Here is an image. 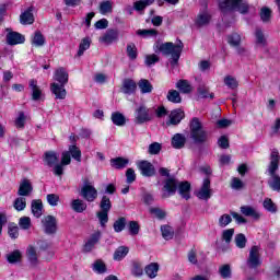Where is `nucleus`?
Wrapping results in <instances>:
<instances>
[{
  "mask_svg": "<svg viewBox=\"0 0 280 280\" xmlns=\"http://www.w3.org/2000/svg\"><path fill=\"white\" fill-rule=\"evenodd\" d=\"M280 165V154L279 150L272 149L269 155V164L267 165L266 174L269 176L268 186L272 191H280V175L279 172Z\"/></svg>",
  "mask_w": 280,
  "mask_h": 280,
  "instance_id": "nucleus-1",
  "label": "nucleus"
},
{
  "mask_svg": "<svg viewBox=\"0 0 280 280\" xmlns=\"http://www.w3.org/2000/svg\"><path fill=\"white\" fill-rule=\"evenodd\" d=\"M184 47L185 45L183 42H179L178 44L166 42L160 45L158 44L155 49H159L163 56H171V67L174 69V67L178 66V60H180V54H183Z\"/></svg>",
  "mask_w": 280,
  "mask_h": 280,
  "instance_id": "nucleus-2",
  "label": "nucleus"
},
{
  "mask_svg": "<svg viewBox=\"0 0 280 280\" xmlns=\"http://www.w3.org/2000/svg\"><path fill=\"white\" fill-rule=\"evenodd\" d=\"M190 139L197 145H203L209 141V132L205 129L199 118L195 117L190 121Z\"/></svg>",
  "mask_w": 280,
  "mask_h": 280,
  "instance_id": "nucleus-3",
  "label": "nucleus"
},
{
  "mask_svg": "<svg viewBox=\"0 0 280 280\" xmlns=\"http://www.w3.org/2000/svg\"><path fill=\"white\" fill-rule=\"evenodd\" d=\"M219 9L223 14L226 12H240V14H248L250 5L245 0H219Z\"/></svg>",
  "mask_w": 280,
  "mask_h": 280,
  "instance_id": "nucleus-4",
  "label": "nucleus"
},
{
  "mask_svg": "<svg viewBox=\"0 0 280 280\" xmlns=\"http://www.w3.org/2000/svg\"><path fill=\"white\" fill-rule=\"evenodd\" d=\"M152 119H154L152 109L148 108L145 104H141L135 109V124L138 126L149 124V121H152Z\"/></svg>",
  "mask_w": 280,
  "mask_h": 280,
  "instance_id": "nucleus-5",
  "label": "nucleus"
},
{
  "mask_svg": "<svg viewBox=\"0 0 280 280\" xmlns=\"http://www.w3.org/2000/svg\"><path fill=\"white\" fill-rule=\"evenodd\" d=\"M180 180L175 176L168 177L163 180L162 187V198L163 200L167 198H172V196H176V191H178V184Z\"/></svg>",
  "mask_w": 280,
  "mask_h": 280,
  "instance_id": "nucleus-6",
  "label": "nucleus"
},
{
  "mask_svg": "<svg viewBox=\"0 0 280 280\" xmlns=\"http://www.w3.org/2000/svg\"><path fill=\"white\" fill-rule=\"evenodd\" d=\"M79 195L85 202H95L97 200V188L93 186L90 182H84L83 186L81 187Z\"/></svg>",
  "mask_w": 280,
  "mask_h": 280,
  "instance_id": "nucleus-7",
  "label": "nucleus"
},
{
  "mask_svg": "<svg viewBox=\"0 0 280 280\" xmlns=\"http://www.w3.org/2000/svg\"><path fill=\"white\" fill-rule=\"evenodd\" d=\"M233 235H235L234 229H228L222 232L221 240L217 241V248L221 250V253H226L229 250L230 244L233 240Z\"/></svg>",
  "mask_w": 280,
  "mask_h": 280,
  "instance_id": "nucleus-8",
  "label": "nucleus"
},
{
  "mask_svg": "<svg viewBox=\"0 0 280 280\" xmlns=\"http://www.w3.org/2000/svg\"><path fill=\"white\" fill-rule=\"evenodd\" d=\"M261 248L257 245L252 246L249 249V256L247 258V267L250 269H257L261 266Z\"/></svg>",
  "mask_w": 280,
  "mask_h": 280,
  "instance_id": "nucleus-9",
  "label": "nucleus"
},
{
  "mask_svg": "<svg viewBox=\"0 0 280 280\" xmlns=\"http://www.w3.org/2000/svg\"><path fill=\"white\" fill-rule=\"evenodd\" d=\"M42 225L46 235H56L58 231V220L54 215H46L42 219Z\"/></svg>",
  "mask_w": 280,
  "mask_h": 280,
  "instance_id": "nucleus-10",
  "label": "nucleus"
},
{
  "mask_svg": "<svg viewBox=\"0 0 280 280\" xmlns=\"http://www.w3.org/2000/svg\"><path fill=\"white\" fill-rule=\"evenodd\" d=\"M196 196L199 200H209V198H211V179L209 177L203 179L200 189L196 192Z\"/></svg>",
  "mask_w": 280,
  "mask_h": 280,
  "instance_id": "nucleus-11",
  "label": "nucleus"
},
{
  "mask_svg": "<svg viewBox=\"0 0 280 280\" xmlns=\"http://www.w3.org/2000/svg\"><path fill=\"white\" fill-rule=\"evenodd\" d=\"M138 170L141 172L142 176H145L148 178L156 174V168H154V165L149 161L138 162Z\"/></svg>",
  "mask_w": 280,
  "mask_h": 280,
  "instance_id": "nucleus-12",
  "label": "nucleus"
},
{
  "mask_svg": "<svg viewBox=\"0 0 280 280\" xmlns=\"http://www.w3.org/2000/svg\"><path fill=\"white\" fill-rule=\"evenodd\" d=\"M7 43L8 45H21L25 43V36L21 35V33L14 32L10 28H7Z\"/></svg>",
  "mask_w": 280,
  "mask_h": 280,
  "instance_id": "nucleus-13",
  "label": "nucleus"
},
{
  "mask_svg": "<svg viewBox=\"0 0 280 280\" xmlns=\"http://www.w3.org/2000/svg\"><path fill=\"white\" fill-rule=\"evenodd\" d=\"M120 91L125 95H135L137 93V82L132 79H124Z\"/></svg>",
  "mask_w": 280,
  "mask_h": 280,
  "instance_id": "nucleus-14",
  "label": "nucleus"
},
{
  "mask_svg": "<svg viewBox=\"0 0 280 280\" xmlns=\"http://www.w3.org/2000/svg\"><path fill=\"white\" fill-rule=\"evenodd\" d=\"M185 119V112L183 109H174L168 116L167 126H178L180 121Z\"/></svg>",
  "mask_w": 280,
  "mask_h": 280,
  "instance_id": "nucleus-15",
  "label": "nucleus"
},
{
  "mask_svg": "<svg viewBox=\"0 0 280 280\" xmlns=\"http://www.w3.org/2000/svg\"><path fill=\"white\" fill-rule=\"evenodd\" d=\"M34 191V186H32V182L30 179H23L20 183V187L18 189V196L27 197L32 196V192Z\"/></svg>",
  "mask_w": 280,
  "mask_h": 280,
  "instance_id": "nucleus-16",
  "label": "nucleus"
},
{
  "mask_svg": "<svg viewBox=\"0 0 280 280\" xmlns=\"http://www.w3.org/2000/svg\"><path fill=\"white\" fill-rule=\"evenodd\" d=\"M177 191L184 200H189L191 198V184L189 182H179Z\"/></svg>",
  "mask_w": 280,
  "mask_h": 280,
  "instance_id": "nucleus-17",
  "label": "nucleus"
},
{
  "mask_svg": "<svg viewBox=\"0 0 280 280\" xmlns=\"http://www.w3.org/2000/svg\"><path fill=\"white\" fill-rule=\"evenodd\" d=\"M28 86L31 89L32 100L34 102H38V100H40V96L43 95V90H40V86H38V81L34 79L30 80Z\"/></svg>",
  "mask_w": 280,
  "mask_h": 280,
  "instance_id": "nucleus-18",
  "label": "nucleus"
},
{
  "mask_svg": "<svg viewBox=\"0 0 280 280\" xmlns=\"http://www.w3.org/2000/svg\"><path fill=\"white\" fill-rule=\"evenodd\" d=\"M50 91L52 94H55L56 100H65L67 97V90L62 84L51 83Z\"/></svg>",
  "mask_w": 280,
  "mask_h": 280,
  "instance_id": "nucleus-19",
  "label": "nucleus"
},
{
  "mask_svg": "<svg viewBox=\"0 0 280 280\" xmlns=\"http://www.w3.org/2000/svg\"><path fill=\"white\" fill-rule=\"evenodd\" d=\"M241 213L246 218H253V220H259L261 218V213L257 211V208L252 206L241 207Z\"/></svg>",
  "mask_w": 280,
  "mask_h": 280,
  "instance_id": "nucleus-20",
  "label": "nucleus"
},
{
  "mask_svg": "<svg viewBox=\"0 0 280 280\" xmlns=\"http://www.w3.org/2000/svg\"><path fill=\"white\" fill-rule=\"evenodd\" d=\"M101 238L102 232H95L94 234H92L84 245L85 253H91L92 248H95V244H97Z\"/></svg>",
  "mask_w": 280,
  "mask_h": 280,
  "instance_id": "nucleus-21",
  "label": "nucleus"
},
{
  "mask_svg": "<svg viewBox=\"0 0 280 280\" xmlns=\"http://www.w3.org/2000/svg\"><path fill=\"white\" fill-rule=\"evenodd\" d=\"M171 143L175 150H182V148H185V143H187V138L183 133H176L173 136Z\"/></svg>",
  "mask_w": 280,
  "mask_h": 280,
  "instance_id": "nucleus-22",
  "label": "nucleus"
},
{
  "mask_svg": "<svg viewBox=\"0 0 280 280\" xmlns=\"http://www.w3.org/2000/svg\"><path fill=\"white\" fill-rule=\"evenodd\" d=\"M211 23V14L207 12H201L197 15L195 25L197 27H206V25H209Z\"/></svg>",
  "mask_w": 280,
  "mask_h": 280,
  "instance_id": "nucleus-23",
  "label": "nucleus"
},
{
  "mask_svg": "<svg viewBox=\"0 0 280 280\" xmlns=\"http://www.w3.org/2000/svg\"><path fill=\"white\" fill-rule=\"evenodd\" d=\"M55 80L59 84L66 85L69 82V73L65 68H59L55 71Z\"/></svg>",
  "mask_w": 280,
  "mask_h": 280,
  "instance_id": "nucleus-24",
  "label": "nucleus"
},
{
  "mask_svg": "<svg viewBox=\"0 0 280 280\" xmlns=\"http://www.w3.org/2000/svg\"><path fill=\"white\" fill-rule=\"evenodd\" d=\"M26 257L32 266H38V253L36 252V247L28 245L26 248Z\"/></svg>",
  "mask_w": 280,
  "mask_h": 280,
  "instance_id": "nucleus-25",
  "label": "nucleus"
},
{
  "mask_svg": "<svg viewBox=\"0 0 280 280\" xmlns=\"http://www.w3.org/2000/svg\"><path fill=\"white\" fill-rule=\"evenodd\" d=\"M31 210L34 218H40L43 215V201L40 199H34L31 202Z\"/></svg>",
  "mask_w": 280,
  "mask_h": 280,
  "instance_id": "nucleus-26",
  "label": "nucleus"
},
{
  "mask_svg": "<svg viewBox=\"0 0 280 280\" xmlns=\"http://www.w3.org/2000/svg\"><path fill=\"white\" fill-rule=\"evenodd\" d=\"M32 8H28L24 13L20 15V23L22 25H32L34 23V13Z\"/></svg>",
  "mask_w": 280,
  "mask_h": 280,
  "instance_id": "nucleus-27",
  "label": "nucleus"
},
{
  "mask_svg": "<svg viewBox=\"0 0 280 280\" xmlns=\"http://www.w3.org/2000/svg\"><path fill=\"white\" fill-rule=\"evenodd\" d=\"M44 161L48 167H54L58 162V153L55 151H48L44 154Z\"/></svg>",
  "mask_w": 280,
  "mask_h": 280,
  "instance_id": "nucleus-28",
  "label": "nucleus"
},
{
  "mask_svg": "<svg viewBox=\"0 0 280 280\" xmlns=\"http://www.w3.org/2000/svg\"><path fill=\"white\" fill-rule=\"evenodd\" d=\"M128 163H130V160L125 158H115L110 160V165L115 170H124V167L128 166Z\"/></svg>",
  "mask_w": 280,
  "mask_h": 280,
  "instance_id": "nucleus-29",
  "label": "nucleus"
},
{
  "mask_svg": "<svg viewBox=\"0 0 280 280\" xmlns=\"http://www.w3.org/2000/svg\"><path fill=\"white\" fill-rule=\"evenodd\" d=\"M88 208L86 202L82 199H73L71 201V209L75 211V213H84V210Z\"/></svg>",
  "mask_w": 280,
  "mask_h": 280,
  "instance_id": "nucleus-30",
  "label": "nucleus"
},
{
  "mask_svg": "<svg viewBox=\"0 0 280 280\" xmlns=\"http://www.w3.org/2000/svg\"><path fill=\"white\" fill-rule=\"evenodd\" d=\"M154 0H138L133 3V10L136 12H143L148 7L152 5Z\"/></svg>",
  "mask_w": 280,
  "mask_h": 280,
  "instance_id": "nucleus-31",
  "label": "nucleus"
},
{
  "mask_svg": "<svg viewBox=\"0 0 280 280\" xmlns=\"http://www.w3.org/2000/svg\"><path fill=\"white\" fill-rule=\"evenodd\" d=\"M166 100L172 102V104H180L183 98L180 97V92L176 90H170L166 95Z\"/></svg>",
  "mask_w": 280,
  "mask_h": 280,
  "instance_id": "nucleus-32",
  "label": "nucleus"
},
{
  "mask_svg": "<svg viewBox=\"0 0 280 280\" xmlns=\"http://www.w3.org/2000/svg\"><path fill=\"white\" fill-rule=\"evenodd\" d=\"M33 47H43L45 45V36L40 31H36L32 37Z\"/></svg>",
  "mask_w": 280,
  "mask_h": 280,
  "instance_id": "nucleus-33",
  "label": "nucleus"
},
{
  "mask_svg": "<svg viewBox=\"0 0 280 280\" xmlns=\"http://www.w3.org/2000/svg\"><path fill=\"white\" fill-rule=\"evenodd\" d=\"M22 257L23 254H21V250L15 249L7 255V261H9V264H19L21 262Z\"/></svg>",
  "mask_w": 280,
  "mask_h": 280,
  "instance_id": "nucleus-34",
  "label": "nucleus"
},
{
  "mask_svg": "<svg viewBox=\"0 0 280 280\" xmlns=\"http://www.w3.org/2000/svg\"><path fill=\"white\" fill-rule=\"evenodd\" d=\"M112 121L115 126H126V116L119 112L113 113Z\"/></svg>",
  "mask_w": 280,
  "mask_h": 280,
  "instance_id": "nucleus-35",
  "label": "nucleus"
},
{
  "mask_svg": "<svg viewBox=\"0 0 280 280\" xmlns=\"http://www.w3.org/2000/svg\"><path fill=\"white\" fill-rule=\"evenodd\" d=\"M176 89H178V91L184 94L191 93V84H189V81L187 80H179L176 83Z\"/></svg>",
  "mask_w": 280,
  "mask_h": 280,
  "instance_id": "nucleus-36",
  "label": "nucleus"
},
{
  "mask_svg": "<svg viewBox=\"0 0 280 280\" xmlns=\"http://www.w3.org/2000/svg\"><path fill=\"white\" fill-rule=\"evenodd\" d=\"M144 270L145 275H148L150 279H154L156 275H159V264L152 262L149 266H147Z\"/></svg>",
  "mask_w": 280,
  "mask_h": 280,
  "instance_id": "nucleus-37",
  "label": "nucleus"
},
{
  "mask_svg": "<svg viewBox=\"0 0 280 280\" xmlns=\"http://www.w3.org/2000/svg\"><path fill=\"white\" fill-rule=\"evenodd\" d=\"M138 86L142 94L150 93L153 89L152 83L148 79H141L138 82Z\"/></svg>",
  "mask_w": 280,
  "mask_h": 280,
  "instance_id": "nucleus-38",
  "label": "nucleus"
},
{
  "mask_svg": "<svg viewBox=\"0 0 280 280\" xmlns=\"http://www.w3.org/2000/svg\"><path fill=\"white\" fill-rule=\"evenodd\" d=\"M219 275L222 279H231L233 272L231 271V265H222L219 267Z\"/></svg>",
  "mask_w": 280,
  "mask_h": 280,
  "instance_id": "nucleus-39",
  "label": "nucleus"
},
{
  "mask_svg": "<svg viewBox=\"0 0 280 280\" xmlns=\"http://www.w3.org/2000/svg\"><path fill=\"white\" fill-rule=\"evenodd\" d=\"M102 14H110L113 12V1L105 0L100 3L98 8Z\"/></svg>",
  "mask_w": 280,
  "mask_h": 280,
  "instance_id": "nucleus-40",
  "label": "nucleus"
},
{
  "mask_svg": "<svg viewBox=\"0 0 280 280\" xmlns=\"http://www.w3.org/2000/svg\"><path fill=\"white\" fill-rule=\"evenodd\" d=\"M129 249L126 246L118 247L114 253V259L115 261H121L126 255H128Z\"/></svg>",
  "mask_w": 280,
  "mask_h": 280,
  "instance_id": "nucleus-41",
  "label": "nucleus"
},
{
  "mask_svg": "<svg viewBox=\"0 0 280 280\" xmlns=\"http://www.w3.org/2000/svg\"><path fill=\"white\" fill-rule=\"evenodd\" d=\"M89 47H91V38L84 37L79 45L77 56H84V52L86 51V49H89Z\"/></svg>",
  "mask_w": 280,
  "mask_h": 280,
  "instance_id": "nucleus-42",
  "label": "nucleus"
},
{
  "mask_svg": "<svg viewBox=\"0 0 280 280\" xmlns=\"http://www.w3.org/2000/svg\"><path fill=\"white\" fill-rule=\"evenodd\" d=\"M68 152L69 154H71L74 161H78V163L82 161V151H80V149L75 144L70 145Z\"/></svg>",
  "mask_w": 280,
  "mask_h": 280,
  "instance_id": "nucleus-43",
  "label": "nucleus"
},
{
  "mask_svg": "<svg viewBox=\"0 0 280 280\" xmlns=\"http://www.w3.org/2000/svg\"><path fill=\"white\" fill-rule=\"evenodd\" d=\"M13 207L15 211H24L25 207H27V199L18 197L13 202Z\"/></svg>",
  "mask_w": 280,
  "mask_h": 280,
  "instance_id": "nucleus-44",
  "label": "nucleus"
},
{
  "mask_svg": "<svg viewBox=\"0 0 280 280\" xmlns=\"http://www.w3.org/2000/svg\"><path fill=\"white\" fill-rule=\"evenodd\" d=\"M101 211L109 212L113 209V203L110 202V198L108 196H103L100 202Z\"/></svg>",
  "mask_w": 280,
  "mask_h": 280,
  "instance_id": "nucleus-45",
  "label": "nucleus"
},
{
  "mask_svg": "<svg viewBox=\"0 0 280 280\" xmlns=\"http://www.w3.org/2000/svg\"><path fill=\"white\" fill-rule=\"evenodd\" d=\"M162 237L165 240H172L174 237V229L170 225H162L161 226Z\"/></svg>",
  "mask_w": 280,
  "mask_h": 280,
  "instance_id": "nucleus-46",
  "label": "nucleus"
},
{
  "mask_svg": "<svg viewBox=\"0 0 280 280\" xmlns=\"http://www.w3.org/2000/svg\"><path fill=\"white\" fill-rule=\"evenodd\" d=\"M159 60H161V58L156 54L147 55L144 57V65L147 67H152V65H156V62H159Z\"/></svg>",
  "mask_w": 280,
  "mask_h": 280,
  "instance_id": "nucleus-47",
  "label": "nucleus"
},
{
  "mask_svg": "<svg viewBox=\"0 0 280 280\" xmlns=\"http://www.w3.org/2000/svg\"><path fill=\"white\" fill-rule=\"evenodd\" d=\"M228 43L232 45V47H240V44L242 43V36L237 33H233L228 37Z\"/></svg>",
  "mask_w": 280,
  "mask_h": 280,
  "instance_id": "nucleus-48",
  "label": "nucleus"
},
{
  "mask_svg": "<svg viewBox=\"0 0 280 280\" xmlns=\"http://www.w3.org/2000/svg\"><path fill=\"white\" fill-rule=\"evenodd\" d=\"M262 207L266 209V211H269V213H275L277 211V205L272 202V199L266 198L262 202Z\"/></svg>",
  "mask_w": 280,
  "mask_h": 280,
  "instance_id": "nucleus-49",
  "label": "nucleus"
},
{
  "mask_svg": "<svg viewBox=\"0 0 280 280\" xmlns=\"http://www.w3.org/2000/svg\"><path fill=\"white\" fill-rule=\"evenodd\" d=\"M126 229V218L121 217L114 222V231L115 233H121Z\"/></svg>",
  "mask_w": 280,
  "mask_h": 280,
  "instance_id": "nucleus-50",
  "label": "nucleus"
},
{
  "mask_svg": "<svg viewBox=\"0 0 280 280\" xmlns=\"http://www.w3.org/2000/svg\"><path fill=\"white\" fill-rule=\"evenodd\" d=\"M127 56L128 58H130V60H137V56H138L137 45L132 43L127 45Z\"/></svg>",
  "mask_w": 280,
  "mask_h": 280,
  "instance_id": "nucleus-51",
  "label": "nucleus"
},
{
  "mask_svg": "<svg viewBox=\"0 0 280 280\" xmlns=\"http://www.w3.org/2000/svg\"><path fill=\"white\" fill-rule=\"evenodd\" d=\"M234 242L237 246V248H246V235H244L243 233L236 234Z\"/></svg>",
  "mask_w": 280,
  "mask_h": 280,
  "instance_id": "nucleus-52",
  "label": "nucleus"
},
{
  "mask_svg": "<svg viewBox=\"0 0 280 280\" xmlns=\"http://www.w3.org/2000/svg\"><path fill=\"white\" fill-rule=\"evenodd\" d=\"M96 218L98 219V222L101 224V226H106V224L108 223V212L101 210L96 213Z\"/></svg>",
  "mask_w": 280,
  "mask_h": 280,
  "instance_id": "nucleus-53",
  "label": "nucleus"
},
{
  "mask_svg": "<svg viewBox=\"0 0 280 280\" xmlns=\"http://www.w3.org/2000/svg\"><path fill=\"white\" fill-rule=\"evenodd\" d=\"M118 38V34L115 31H109L105 34V36L102 38L103 43H107L109 45V43H115V40H117Z\"/></svg>",
  "mask_w": 280,
  "mask_h": 280,
  "instance_id": "nucleus-54",
  "label": "nucleus"
},
{
  "mask_svg": "<svg viewBox=\"0 0 280 280\" xmlns=\"http://www.w3.org/2000/svg\"><path fill=\"white\" fill-rule=\"evenodd\" d=\"M19 226L23 229V231H27L32 226V219L30 217H22L19 220Z\"/></svg>",
  "mask_w": 280,
  "mask_h": 280,
  "instance_id": "nucleus-55",
  "label": "nucleus"
},
{
  "mask_svg": "<svg viewBox=\"0 0 280 280\" xmlns=\"http://www.w3.org/2000/svg\"><path fill=\"white\" fill-rule=\"evenodd\" d=\"M255 36L257 45L266 47V36H264V31H261V28H256Z\"/></svg>",
  "mask_w": 280,
  "mask_h": 280,
  "instance_id": "nucleus-56",
  "label": "nucleus"
},
{
  "mask_svg": "<svg viewBox=\"0 0 280 280\" xmlns=\"http://www.w3.org/2000/svg\"><path fill=\"white\" fill-rule=\"evenodd\" d=\"M231 222H233V218H231L230 214H222L219 218V226L221 229H224V228L229 226V224H231Z\"/></svg>",
  "mask_w": 280,
  "mask_h": 280,
  "instance_id": "nucleus-57",
  "label": "nucleus"
},
{
  "mask_svg": "<svg viewBox=\"0 0 280 280\" xmlns=\"http://www.w3.org/2000/svg\"><path fill=\"white\" fill-rule=\"evenodd\" d=\"M93 270L98 275H104V272H106V264H104L102 260H96L93 264Z\"/></svg>",
  "mask_w": 280,
  "mask_h": 280,
  "instance_id": "nucleus-58",
  "label": "nucleus"
},
{
  "mask_svg": "<svg viewBox=\"0 0 280 280\" xmlns=\"http://www.w3.org/2000/svg\"><path fill=\"white\" fill-rule=\"evenodd\" d=\"M130 235H139V231H141V226H139V222L130 221L128 224Z\"/></svg>",
  "mask_w": 280,
  "mask_h": 280,
  "instance_id": "nucleus-59",
  "label": "nucleus"
},
{
  "mask_svg": "<svg viewBox=\"0 0 280 280\" xmlns=\"http://www.w3.org/2000/svg\"><path fill=\"white\" fill-rule=\"evenodd\" d=\"M224 84L225 86H228L229 89H237V79L233 78L232 75H228L224 78Z\"/></svg>",
  "mask_w": 280,
  "mask_h": 280,
  "instance_id": "nucleus-60",
  "label": "nucleus"
},
{
  "mask_svg": "<svg viewBox=\"0 0 280 280\" xmlns=\"http://www.w3.org/2000/svg\"><path fill=\"white\" fill-rule=\"evenodd\" d=\"M138 36H143L144 38H149L150 36H156L159 34L156 30L150 28V30H138L137 31Z\"/></svg>",
  "mask_w": 280,
  "mask_h": 280,
  "instance_id": "nucleus-61",
  "label": "nucleus"
},
{
  "mask_svg": "<svg viewBox=\"0 0 280 280\" xmlns=\"http://www.w3.org/2000/svg\"><path fill=\"white\" fill-rule=\"evenodd\" d=\"M163 145L159 142H153L149 145V154L155 155L159 154L162 150Z\"/></svg>",
  "mask_w": 280,
  "mask_h": 280,
  "instance_id": "nucleus-62",
  "label": "nucleus"
},
{
  "mask_svg": "<svg viewBox=\"0 0 280 280\" xmlns=\"http://www.w3.org/2000/svg\"><path fill=\"white\" fill-rule=\"evenodd\" d=\"M231 187L236 191H240L241 189H244V182L238 177H233L231 180Z\"/></svg>",
  "mask_w": 280,
  "mask_h": 280,
  "instance_id": "nucleus-63",
  "label": "nucleus"
},
{
  "mask_svg": "<svg viewBox=\"0 0 280 280\" xmlns=\"http://www.w3.org/2000/svg\"><path fill=\"white\" fill-rule=\"evenodd\" d=\"M25 113L19 112V116L15 119V127L16 128H25Z\"/></svg>",
  "mask_w": 280,
  "mask_h": 280,
  "instance_id": "nucleus-64",
  "label": "nucleus"
}]
</instances>
